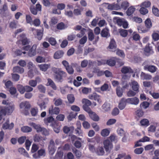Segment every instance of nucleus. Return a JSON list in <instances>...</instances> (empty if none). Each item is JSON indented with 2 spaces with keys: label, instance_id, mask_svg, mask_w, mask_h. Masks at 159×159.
I'll use <instances>...</instances> for the list:
<instances>
[{
  "label": "nucleus",
  "instance_id": "obj_20",
  "mask_svg": "<svg viewBox=\"0 0 159 159\" xmlns=\"http://www.w3.org/2000/svg\"><path fill=\"white\" fill-rule=\"evenodd\" d=\"M131 86L132 89L134 91L138 92L139 91V85L137 82L135 81L131 82Z\"/></svg>",
  "mask_w": 159,
  "mask_h": 159
},
{
  "label": "nucleus",
  "instance_id": "obj_1",
  "mask_svg": "<svg viewBox=\"0 0 159 159\" xmlns=\"http://www.w3.org/2000/svg\"><path fill=\"white\" fill-rule=\"evenodd\" d=\"M2 103L6 105L5 106H0V112L3 114V116L10 115L13 112L15 109L14 104L10 103L8 101L3 100Z\"/></svg>",
  "mask_w": 159,
  "mask_h": 159
},
{
  "label": "nucleus",
  "instance_id": "obj_41",
  "mask_svg": "<svg viewBox=\"0 0 159 159\" xmlns=\"http://www.w3.org/2000/svg\"><path fill=\"white\" fill-rule=\"evenodd\" d=\"M110 131L107 129H102L101 132L102 136L103 137H106L108 136L110 133Z\"/></svg>",
  "mask_w": 159,
  "mask_h": 159
},
{
  "label": "nucleus",
  "instance_id": "obj_64",
  "mask_svg": "<svg viewBox=\"0 0 159 159\" xmlns=\"http://www.w3.org/2000/svg\"><path fill=\"white\" fill-rule=\"evenodd\" d=\"M152 36L153 39L155 41H157L159 39V34L156 32H154L152 35Z\"/></svg>",
  "mask_w": 159,
  "mask_h": 159
},
{
  "label": "nucleus",
  "instance_id": "obj_8",
  "mask_svg": "<svg viewBox=\"0 0 159 159\" xmlns=\"http://www.w3.org/2000/svg\"><path fill=\"white\" fill-rule=\"evenodd\" d=\"M87 112L89 113V116L92 120L95 121H98L99 120L98 116L95 112L92 111L91 110Z\"/></svg>",
  "mask_w": 159,
  "mask_h": 159
},
{
  "label": "nucleus",
  "instance_id": "obj_3",
  "mask_svg": "<svg viewBox=\"0 0 159 159\" xmlns=\"http://www.w3.org/2000/svg\"><path fill=\"white\" fill-rule=\"evenodd\" d=\"M106 62V64L110 66H115L116 63V61L115 58L114 59H110L106 60H101V61H98V64L99 65H101L102 64H105Z\"/></svg>",
  "mask_w": 159,
  "mask_h": 159
},
{
  "label": "nucleus",
  "instance_id": "obj_24",
  "mask_svg": "<svg viewBox=\"0 0 159 159\" xmlns=\"http://www.w3.org/2000/svg\"><path fill=\"white\" fill-rule=\"evenodd\" d=\"M63 155V152L62 150H61L59 148L57 152L55 157V159H62Z\"/></svg>",
  "mask_w": 159,
  "mask_h": 159
},
{
  "label": "nucleus",
  "instance_id": "obj_45",
  "mask_svg": "<svg viewBox=\"0 0 159 159\" xmlns=\"http://www.w3.org/2000/svg\"><path fill=\"white\" fill-rule=\"evenodd\" d=\"M67 98L69 102L70 103H73L75 101V98L73 94H69L67 95Z\"/></svg>",
  "mask_w": 159,
  "mask_h": 159
},
{
  "label": "nucleus",
  "instance_id": "obj_28",
  "mask_svg": "<svg viewBox=\"0 0 159 159\" xmlns=\"http://www.w3.org/2000/svg\"><path fill=\"white\" fill-rule=\"evenodd\" d=\"M47 80V84H48V85L50 86L54 90H56L57 89V86L53 81L49 78Z\"/></svg>",
  "mask_w": 159,
  "mask_h": 159
},
{
  "label": "nucleus",
  "instance_id": "obj_39",
  "mask_svg": "<svg viewBox=\"0 0 159 159\" xmlns=\"http://www.w3.org/2000/svg\"><path fill=\"white\" fill-rule=\"evenodd\" d=\"M37 88L39 91L42 93H44L46 92V88L43 85L40 84L37 86Z\"/></svg>",
  "mask_w": 159,
  "mask_h": 159
},
{
  "label": "nucleus",
  "instance_id": "obj_53",
  "mask_svg": "<svg viewBox=\"0 0 159 159\" xmlns=\"http://www.w3.org/2000/svg\"><path fill=\"white\" fill-rule=\"evenodd\" d=\"M52 127L53 129L56 133H59L60 130V128L59 127H58L57 124L55 123L54 124H52Z\"/></svg>",
  "mask_w": 159,
  "mask_h": 159
},
{
  "label": "nucleus",
  "instance_id": "obj_52",
  "mask_svg": "<svg viewBox=\"0 0 159 159\" xmlns=\"http://www.w3.org/2000/svg\"><path fill=\"white\" fill-rule=\"evenodd\" d=\"M57 28L59 30L64 29L65 28L64 24L62 22L58 23L57 25Z\"/></svg>",
  "mask_w": 159,
  "mask_h": 159
},
{
  "label": "nucleus",
  "instance_id": "obj_54",
  "mask_svg": "<svg viewBox=\"0 0 159 159\" xmlns=\"http://www.w3.org/2000/svg\"><path fill=\"white\" fill-rule=\"evenodd\" d=\"M33 25L35 26H39L41 24L40 20L38 18H36L32 22Z\"/></svg>",
  "mask_w": 159,
  "mask_h": 159
},
{
  "label": "nucleus",
  "instance_id": "obj_18",
  "mask_svg": "<svg viewBox=\"0 0 159 159\" xmlns=\"http://www.w3.org/2000/svg\"><path fill=\"white\" fill-rule=\"evenodd\" d=\"M108 5L107 8L108 9L110 10H117L120 8V6L118 4H109L107 3Z\"/></svg>",
  "mask_w": 159,
  "mask_h": 159
},
{
  "label": "nucleus",
  "instance_id": "obj_36",
  "mask_svg": "<svg viewBox=\"0 0 159 159\" xmlns=\"http://www.w3.org/2000/svg\"><path fill=\"white\" fill-rule=\"evenodd\" d=\"M145 24L146 27L148 30L152 27V23L150 18H148L145 20Z\"/></svg>",
  "mask_w": 159,
  "mask_h": 159
},
{
  "label": "nucleus",
  "instance_id": "obj_40",
  "mask_svg": "<svg viewBox=\"0 0 159 159\" xmlns=\"http://www.w3.org/2000/svg\"><path fill=\"white\" fill-rule=\"evenodd\" d=\"M135 10V8L131 6L128 8L126 11L127 14L129 16H130L133 14Z\"/></svg>",
  "mask_w": 159,
  "mask_h": 159
},
{
  "label": "nucleus",
  "instance_id": "obj_13",
  "mask_svg": "<svg viewBox=\"0 0 159 159\" xmlns=\"http://www.w3.org/2000/svg\"><path fill=\"white\" fill-rule=\"evenodd\" d=\"M144 68L145 70H147L151 73H154L157 70V68L155 66L148 65L144 66Z\"/></svg>",
  "mask_w": 159,
  "mask_h": 159
},
{
  "label": "nucleus",
  "instance_id": "obj_58",
  "mask_svg": "<svg viewBox=\"0 0 159 159\" xmlns=\"http://www.w3.org/2000/svg\"><path fill=\"white\" fill-rule=\"evenodd\" d=\"M66 69L67 72L69 74L71 75L73 74L74 70L71 66L70 65L69 66L66 68Z\"/></svg>",
  "mask_w": 159,
  "mask_h": 159
},
{
  "label": "nucleus",
  "instance_id": "obj_46",
  "mask_svg": "<svg viewBox=\"0 0 159 159\" xmlns=\"http://www.w3.org/2000/svg\"><path fill=\"white\" fill-rule=\"evenodd\" d=\"M117 132L118 134L121 136L128 134L127 132H125L122 129L120 128H118L117 130Z\"/></svg>",
  "mask_w": 159,
  "mask_h": 159
},
{
  "label": "nucleus",
  "instance_id": "obj_44",
  "mask_svg": "<svg viewBox=\"0 0 159 159\" xmlns=\"http://www.w3.org/2000/svg\"><path fill=\"white\" fill-rule=\"evenodd\" d=\"M149 105L150 104L148 102L146 101H144L140 104V107L141 108L145 109L148 107Z\"/></svg>",
  "mask_w": 159,
  "mask_h": 159
},
{
  "label": "nucleus",
  "instance_id": "obj_22",
  "mask_svg": "<svg viewBox=\"0 0 159 159\" xmlns=\"http://www.w3.org/2000/svg\"><path fill=\"white\" fill-rule=\"evenodd\" d=\"M33 140L35 143H39L43 141L45 139L39 134H35L33 136Z\"/></svg>",
  "mask_w": 159,
  "mask_h": 159
},
{
  "label": "nucleus",
  "instance_id": "obj_11",
  "mask_svg": "<svg viewBox=\"0 0 159 159\" xmlns=\"http://www.w3.org/2000/svg\"><path fill=\"white\" fill-rule=\"evenodd\" d=\"M127 103L131 104L137 105L139 102V99L137 97L126 99Z\"/></svg>",
  "mask_w": 159,
  "mask_h": 159
},
{
  "label": "nucleus",
  "instance_id": "obj_31",
  "mask_svg": "<svg viewBox=\"0 0 159 159\" xmlns=\"http://www.w3.org/2000/svg\"><path fill=\"white\" fill-rule=\"evenodd\" d=\"M21 130L23 132L27 133L31 132L32 131V129L29 126H25L21 128Z\"/></svg>",
  "mask_w": 159,
  "mask_h": 159
},
{
  "label": "nucleus",
  "instance_id": "obj_29",
  "mask_svg": "<svg viewBox=\"0 0 159 159\" xmlns=\"http://www.w3.org/2000/svg\"><path fill=\"white\" fill-rule=\"evenodd\" d=\"M95 152L98 155H102L104 153V149L102 147H98L96 148Z\"/></svg>",
  "mask_w": 159,
  "mask_h": 159
},
{
  "label": "nucleus",
  "instance_id": "obj_37",
  "mask_svg": "<svg viewBox=\"0 0 159 159\" xmlns=\"http://www.w3.org/2000/svg\"><path fill=\"white\" fill-rule=\"evenodd\" d=\"M140 123L142 126H148L149 125V120L146 119H143L141 120Z\"/></svg>",
  "mask_w": 159,
  "mask_h": 159
},
{
  "label": "nucleus",
  "instance_id": "obj_14",
  "mask_svg": "<svg viewBox=\"0 0 159 159\" xmlns=\"http://www.w3.org/2000/svg\"><path fill=\"white\" fill-rule=\"evenodd\" d=\"M89 98L90 99H94L95 100L97 101L100 104L102 102L101 96L95 93L90 95Z\"/></svg>",
  "mask_w": 159,
  "mask_h": 159
},
{
  "label": "nucleus",
  "instance_id": "obj_55",
  "mask_svg": "<svg viewBox=\"0 0 159 159\" xmlns=\"http://www.w3.org/2000/svg\"><path fill=\"white\" fill-rule=\"evenodd\" d=\"M141 8L139 10V11L141 14L143 15H145L148 13V11L146 8L143 6H141Z\"/></svg>",
  "mask_w": 159,
  "mask_h": 159
},
{
  "label": "nucleus",
  "instance_id": "obj_6",
  "mask_svg": "<svg viewBox=\"0 0 159 159\" xmlns=\"http://www.w3.org/2000/svg\"><path fill=\"white\" fill-rule=\"evenodd\" d=\"M49 113L51 115H57L59 113L60 109L57 107H54L51 105L49 108Z\"/></svg>",
  "mask_w": 159,
  "mask_h": 159
},
{
  "label": "nucleus",
  "instance_id": "obj_47",
  "mask_svg": "<svg viewBox=\"0 0 159 159\" xmlns=\"http://www.w3.org/2000/svg\"><path fill=\"white\" fill-rule=\"evenodd\" d=\"M119 32L120 35L124 37H126L128 35V31L125 30L121 29Z\"/></svg>",
  "mask_w": 159,
  "mask_h": 159
},
{
  "label": "nucleus",
  "instance_id": "obj_12",
  "mask_svg": "<svg viewBox=\"0 0 159 159\" xmlns=\"http://www.w3.org/2000/svg\"><path fill=\"white\" fill-rule=\"evenodd\" d=\"M44 123L47 125H48L49 123L51 124V126H52V124H54V119L52 116H50L45 118L43 119Z\"/></svg>",
  "mask_w": 159,
  "mask_h": 159
},
{
  "label": "nucleus",
  "instance_id": "obj_51",
  "mask_svg": "<svg viewBox=\"0 0 159 159\" xmlns=\"http://www.w3.org/2000/svg\"><path fill=\"white\" fill-rule=\"evenodd\" d=\"M151 5V2L149 1H145L142 2L141 4V6H143L145 8L149 7Z\"/></svg>",
  "mask_w": 159,
  "mask_h": 159
},
{
  "label": "nucleus",
  "instance_id": "obj_15",
  "mask_svg": "<svg viewBox=\"0 0 159 159\" xmlns=\"http://www.w3.org/2000/svg\"><path fill=\"white\" fill-rule=\"evenodd\" d=\"M37 48V45L34 44L32 48L29 50L28 52V56L30 57H32L35 56L36 54V49Z\"/></svg>",
  "mask_w": 159,
  "mask_h": 159
},
{
  "label": "nucleus",
  "instance_id": "obj_16",
  "mask_svg": "<svg viewBox=\"0 0 159 159\" xmlns=\"http://www.w3.org/2000/svg\"><path fill=\"white\" fill-rule=\"evenodd\" d=\"M108 48L111 51L115 52L116 50V41L114 39H111L110 43Z\"/></svg>",
  "mask_w": 159,
  "mask_h": 159
},
{
  "label": "nucleus",
  "instance_id": "obj_9",
  "mask_svg": "<svg viewBox=\"0 0 159 159\" xmlns=\"http://www.w3.org/2000/svg\"><path fill=\"white\" fill-rule=\"evenodd\" d=\"M45 151L44 149H41L38 151L37 153H35L33 155V158L37 159L40 158L41 156H45Z\"/></svg>",
  "mask_w": 159,
  "mask_h": 159
},
{
  "label": "nucleus",
  "instance_id": "obj_26",
  "mask_svg": "<svg viewBox=\"0 0 159 159\" xmlns=\"http://www.w3.org/2000/svg\"><path fill=\"white\" fill-rule=\"evenodd\" d=\"M141 79L143 80H149L151 79L152 76L142 72L140 75Z\"/></svg>",
  "mask_w": 159,
  "mask_h": 159
},
{
  "label": "nucleus",
  "instance_id": "obj_27",
  "mask_svg": "<svg viewBox=\"0 0 159 159\" xmlns=\"http://www.w3.org/2000/svg\"><path fill=\"white\" fill-rule=\"evenodd\" d=\"M31 125L36 130L38 133L41 132L43 127H42L39 125H36L35 123L32 122Z\"/></svg>",
  "mask_w": 159,
  "mask_h": 159
},
{
  "label": "nucleus",
  "instance_id": "obj_19",
  "mask_svg": "<svg viewBox=\"0 0 159 159\" xmlns=\"http://www.w3.org/2000/svg\"><path fill=\"white\" fill-rule=\"evenodd\" d=\"M20 37L22 39L21 42L22 44L23 45H28L30 41L28 39L25 37V34H22L20 35Z\"/></svg>",
  "mask_w": 159,
  "mask_h": 159
},
{
  "label": "nucleus",
  "instance_id": "obj_63",
  "mask_svg": "<svg viewBox=\"0 0 159 159\" xmlns=\"http://www.w3.org/2000/svg\"><path fill=\"white\" fill-rule=\"evenodd\" d=\"M152 12L156 16H159V10L158 8L153 7L152 8Z\"/></svg>",
  "mask_w": 159,
  "mask_h": 159
},
{
  "label": "nucleus",
  "instance_id": "obj_5",
  "mask_svg": "<svg viewBox=\"0 0 159 159\" xmlns=\"http://www.w3.org/2000/svg\"><path fill=\"white\" fill-rule=\"evenodd\" d=\"M104 148L106 152L110 151L113 147L111 142L108 139L105 140L103 142Z\"/></svg>",
  "mask_w": 159,
  "mask_h": 159
},
{
  "label": "nucleus",
  "instance_id": "obj_59",
  "mask_svg": "<svg viewBox=\"0 0 159 159\" xmlns=\"http://www.w3.org/2000/svg\"><path fill=\"white\" fill-rule=\"evenodd\" d=\"M48 42L50 44L53 46H54L57 43V41L53 37H51L49 38L48 40Z\"/></svg>",
  "mask_w": 159,
  "mask_h": 159
},
{
  "label": "nucleus",
  "instance_id": "obj_57",
  "mask_svg": "<svg viewBox=\"0 0 159 159\" xmlns=\"http://www.w3.org/2000/svg\"><path fill=\"white\" fill-rule=\"evenodd\" d=\"M144 51L145 52L148 53L152 54L153 52L152 47H150L148 45L146 46Z\"/></svg>",
  "mask_w": 159,
  "mask_h": 159
},
{
  "label": "nucleus",
  "instance_id": "obj_61",
  "mask_svg": "<svg viewBox=\"0 0 159 159\" xmlns=\"http://www.w3.org/2000/svg\"><path fill=\"white\" fill-rule=\"evenodd\" d=\"M29 84L32 87H34L37 85V83L35 80H31L29 81Z\"/></svg>",
  "mask_w": 159,
  "mask_h": 159
},
{
  "label": "nucleus",
  "instance_id": "obj_30",
  "mask_svg": "<svg viewBox=\"0 0 159 159\" xmlns=\"http://www.w3.org/2000/svg\"><path fill=\"white\" fill-rule=\"evenodd\" d=\"M138 30L140 33H145L148 32L149 30L144 26L140 25L138 27Z\"/></svg>",
  "mask_w": 159,
  "mask_h": 159
},
{
  "label": "nucleus",
  "instance_id": "obj_49",
  "mask_svg": "<svg viewBox=\"0 0 159 159\" xmlns=\"http://www.w3.org/2000/svg\"><path fill=\"white\" fill-rule=\"evenodd\" d=\"M58 22V19L56 17H52L51 20L50 25L51 26H52L55 25Z\"/></svg>",
  "mask_w": 159,
  "mask_h": 159
},
{
  "label": "nucleus",
  "instance_id": "obj_62",
  "mask_svg": "<svg viewBox=\"0 0 159 159\" xmlns=\"http://www.w3.org/2000/svg\"><path fill=\"white\" fill-rule=\"evenodd\" d=\"M121 6L122 8L125 10L129 6V3L127 1H124L122 2Z\"/></svg>",
  "mask_w": 159,
  "mask_h": 159
},
{
  "label": "nucleus",
  "instance_id": "obj_56",
  "mask_svg": "<svg viewBox=\"0 0 159 159\" xmlns=\"http://www.w3.org/2000/svg\"><path fill=\"white\" fill-rule=\"evenodd\" d=\"M88 39L90 41H92L94 38V35L92 31H89L88 33Z\"/></svg>",
  "mask_w": 159,
  "mask_h": 159
},
{
  "label": "nucleus",
  "instance_id": "obj_17",
  "mask_svg": "<svg viewBox=\"0 0 159 159\" xmlns=\"http://www.w3.org/2000/svg\"><path fill=\"white\" fill-rule=\"evenodd\" d=\"M127 103V102L126 99H125V98H122L119 104V108L120 110L123 109L125 107Z\"/></svg>",
  "mask_w": 159,
  "mask_h": 159
},
{
  "label": "nucleus",
  "instance_id": "obj_35",
  "mask_svg": "<svg viewBox=\"0 0 159 159\" xmlns=\"http://www.w3.org/2000/svg\"><path fill=\"white\" fill-rule=\"evenodd\" d=\"M53 101L54 102V105L57 106L61 105L63 102L62 100L60 98L58 99L55 98L53 99Z\"/></svg>",
  "mask_w": 159,
  "mask_h": 159
},
{
  "label": "nucleus",
  "instance_id": "obj_32",
  "mask_svg": "<svg viewBox=\"0 0 159 159\" xmlns=\"http://www.w3.org/2000/svg\"><path fill=\"white\" fill-rule=\"evenodd\" d=\"M17 89L20 94H23L25 92V86H24L21 84H18L17 86Z\"/></svg>",
  "mask_w": 159,
  "mask_h": 159
},
{
  "label": "nucleus",
  "instance_id": "obj_25",
  "mask_svg": "<svg viewBox=\"0 0 159 159\" xmlns=\"http://www.w3.org/2000/svg\"><path fill=\"white\" fill-rule=\"evenodd\" d=\"M64 54L62 50H59L56 52L54 55V57L55 59H58L61 58Z\"/></svg>",
  "mask_w": 159,
  "mask_h": 159
},
{
  "label": "nucleus",
  "instance_id": "obj_43",
  "mask_svg": "<svg viewBox=\"0 0 159 159\" xmlns=\"http://www.w3.org/2000/svg\"><path fill=\"white\" fill-rule=\"evenodd\" d=\"M39 66L40 69L44 71H46L48 68V65L46 64H41Z\"/></svg>",
  "mask_w": 159,
  "mask_h": 159
},
{
  "label": "nucleus",
  "instance_id": "obj_50",
  "mask_svg": "<svg viewBox=\"0 0 159 159\" xmlns=\"http://www.w3.org/2000/svg\"><path fill=\"white\" fill-rule=\"evenodd\" d=\"M43 33L41 30H38L37 31V38L40 40L41 39L43 36Z\"/></svg>",
  "mask_w": 159,
  "mask_h": 159
},
{
  "label": "nucleus",
  "instance_id": "obj_4",
  "mask_svg": "<svg viewBox=\"0 0 159 159\" xmlns=\"http://www.w3.org/2000/svg\"><path fill=\"white\" fill-rule=\"evenodd\" d=\"M82 102L84 104L83 106L84 110L87 112L90 111L91 109L89 106H91L92 104L91 102L88 99L84 98L83 99Z\"/></svg>",
  "mask_w": 159,
  "mask_h": 159
},
{
  "label": "nucleus",
  "instance_id": "obj_34",
  "mask_svg": "<svg viewBox=\"0 0 159 159\" xmlns=\"http://www.w3.org/2000/svg\"><path fill=\"white\" fill-rule=\"evenodd\" d=\"M38 113V109L37 107H34L31 109L30 113L32 116H36Z\"/></svg>",
  "mask_w": 159,
  "mask_h": 159
},
{
  "label": "nucleus",
  "instance_id": "obj_60",
  "mask_svg": "<svg viewBox=\"0 0 159 159\" xmlns=\"http://www.w3.org/2000/svg\"><path fill=\"white\" fill-rule=\"evenodd\" d=\"M116 90L117 96L119 97H121L123 94L122 89L120 87H118L116 89Z\"/></svg>",
  "mask_w": 159,
  "mask_h": 159
},
{
  "label": "nucleus",
  "instance_id": "obj_48",
  "mask_svg": "<svg viewBox=\"0 0 159 159\" xmlns=\"http://www.w3.org/2000/svg\"><path fill=\"white\" fill-rule=\"evenodd\" d=\"M38 146L35 143H33L32 145L31 152L32 153L35 152L39 149Z\"/></svg>",
  "mask_w": 159,
  "mask_h": 159
},
{
  "label": "nucleus",
  "instance_id": "obj_23",
  "mask_svg": "<svg viewBox=\"0 0 159 159\" xmlns=\"http://www.w3.org/2000/svg\"><path fill=\"white\" fill-rule=\"evenodd\" d=\"M13 70L14 72L17 73L19 74H22L24 72V69L22 68L19 66H16L13 67Z\"/></svg>",
  "mask_w": 159,
  "mask_h": 159
},
{
  "label": "nucleus",
  "instance_id": "obj_21",
  "mask_svg": "<svg viewBox=\"0 0 159 159\" xmlns=\"http://www.w3.org/2000/svg\"><path fill=\"white\" fill-rule=\"evenodd\" d=\"M121 72L124 74L128 73H133V70L130 67L128 66H124L122 67L121 69Z\"/></svg>",
  "mask_w": 159,
  "mask_h": 159
},
{
  "label": "nucleus",
  "instance_id": "obj_2",
  "mask_svg": "<svg viewBox=\"0 0 159 159\" xmlns=\"http://www.w3.org/2000/svg\"><path fill=\"white\" fill-rule=\"evenodd\" d=\"M52 71L54 73V77L56 80L61 82L63 80V78L66 76V73L61 70V69L54 68Z\"/></svg>",
  "mask_w": 159,
  "mask_h": 159
},
{
  "label": "nucleus",
  "instance_id": "obj_33",
  "mask_svg": "<svg viewBox=\"0 0 159 159\" xmlns=\"http://www.w3.org/2000/svg\"><path fill=\"white\" fill-rule=\"evenodd\" d=\"M102 108L104 111H107L110 110L111 107L109 103L105 102L102 106Z\"/></svg>",
  "mask_w": 159,
  "mask_h": 159
},
{
  "label": "nucleus",
  "instance_id": "obj_42",
  "mask_svg": "<svg viewBox=\"0 0 159 159\" xmlns=\"http://www.w3.org/2000/svg\"><path fill=\"white\" fill-rule=\"evenodd\" d=\"M135 113L136 116L139 118L142 117L144 115L143 111L140 109L136 110Z\"/></svg>",
  "mask_w": 159,
  "mask_h": 159
},
{
  "label": "nucleus",
  "instance_id": "obj_38",
  "mask_svg": "<svg viewBox=\"0 0 159 159\" xmlns=\"http://www.w3.org/2000/svg\"><path fill=\"white\" fill-rule=\"evenodd\" d=\"M72 152L77 158L80 157L82 155L81 152L75 148L72 149Z\"/></svg>",
  "mask_w": 159,
  "mask_h": 159
},
{
  "label": "nucleus",
  "instance_id": "obj_7",
  "mask_svg": "<svg viewBox=\"0 0 159 159\" xmlns=\"http://www.w3.org/2000/svg\"><path fill=\"white\" fill-rule=\"evenodd\" d=\"M20 107L21 108H24L27 113H28V110L31 107V105L29 102L25 101L21 102Z\"/></svg>",
  "mask_w": 159,
  "mask_h": 159
},
{
  "label": "nucleus",
  "instance_id": "obj_10",
  "mask_svg": "<svg viewBox=\"0 0 159 159\" xmlns=\"http://www.w3.org/2000/svg\"><path fill=\"white\" fill-rule=\"evenodd\" d=\"M100 34L101 36L103 38H108L110 36L109 30L106 27L102 30Z\"/></svg>",
  "mask_w": 159,
  "mask_h": 159
}]
</instances>
